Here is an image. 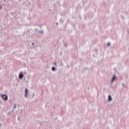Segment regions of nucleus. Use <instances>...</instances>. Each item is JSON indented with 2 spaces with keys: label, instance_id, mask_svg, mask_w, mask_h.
Listing matches in <instances>:
<instances>
[{
  "label": "nucleus",
  "instance_id": "nucleus-1",
  "mask_svg": "<svg viewBox=\"0 0 129 129\" xmlns=\"http://www.w3.org/2000/svg\"><path fill=\"white\" fill-rule=\"evenodd\" d=\"M116 79H117V77L116 76V75L112 76L111 79V83H113V82H114V81H115Z\"/></svg>",
  "mask_w": 129,
  "mask_h": 129
},
{
  "label": "nucleus",
  "instance_id": "nucleus-2",
  "mask_svg": "<svg viewBox=\"0 0 129 129\" xmlns=\"http://www.w3.org/2000/svg\"><path fill=\"white\" fill-rule=\"evenodd\" d=\"M1 97H2L3 99H4V100H5V101H7L8 99V96H7L6 94L1 95Z\"/></svg>",
  "mask_w": 129,
  "mask_h": 129
},
{
  "label": "nucleus",
  "instance_id": "nucleus-3",
  "mask_svg": "<svg viewBox=\"0 0 129 129\" xmlns=\"http://www.w3.org/2000/svg\"><path fill=\"white\" fill-rule=\"evenodd\" d=\"M24 77V74L22 72L20 73L19 75V79L20 80L23 79V78Z\"/></svg>",
  "mask_w": 129,
  "mask_h": 129
},
{
  "label": "nucleus",
  "instance_id": "nucleus-4",
  "mask_svg": "<svg viewBox=\"0 0 129 129\" xmlns=\"http://www.w3.org/2000/svg\"><path fill=\"white\" fill-rule=\"evenodd\" d=\"M108 102H111L112 101V97L110 95H109L108 96Z\"/></svg>",
  "mask_w": 129,
  "mask_h": 129
},
{
  "label": "nucleus",
  "instance_id": "nucleus-5",
  "mask_svg": "<svg viewBox=\"0 0 129 129\" xmlns=\"http://www.w3.org/2000/svg\"><path fill=\"white\" fill-rule=\"evenodd\" d=\"M29 92V90H28V89H25V97H27L28 96V93Z\"/></svg>",
  "mask_w": 129,
  "mask_h": 129
},
{
  "label": "nucleus",
  "instance_id": "nucleus-6",
  "mask_svg": "<svg viewBox=\"0 0 129 129\" xmlns=\"http://www.w3.org/2000/svg\"><path fill=\"white\" fill-rule=\"evenodd\" d=\"M51 71H56V68H55V67H53L52 68H51Z\"/></svg>",
  "mask_w": 129,
  "mask_h": 129
},
{
  "label": "nucleus",
  "instance_id": "nucleus-7",
  "mask_svg": "<svg viewBox=\"0 0 129 129\" xmlns=\"http://www.w3.org/2000/svg\"><path fill=\"white\" fill-rule=\"evenodd\" d=\"M39 34H44V31L43 30L39 31H38Z\"/></svg>",
  "mask_w": 129,
  "mask_h": 129
},
{
  "label": "nucleus",
  "instance_id": "nucleus-8",
  "mask_svg": "<svg viewBox=\"0 0 129 129\" xmlns=\"http://www.w3.org/2000/svg\"><path fill=\"white\" fill-rule=\"evenodd\" d=\"M15 108H17V104L14 105L13 109H15Z\"/></svg>",
  "mask_w": 129,
  "mask_h": 129
},
{
  "label": "nucleus",
  "instance_id": "nucleus-9",
  "mask_svg": "<svg viewBox=\"0 0 129 129\" xmlns=\"http://www.w3.org/2000/svg\"><path fill=\"white\" fill-rule=\"evenodd\" d=\"M70 68V64H67V69H69Z\"/></svg>",
  "mask_w": 129,
  "mask_h": 129
},
{
  "label": "nucleus",
  "instance_id": "nucleus-10",
  "mask_svg": "<svg viewBox=\"0 0 129 129\" xmlns=\"http://www.w3.org/2000/svg\"><path fill=\"white\" fill-rule=\"evenodd\" d=\"M53 64H54V65L55 66V67H57V63H56L55 61L54 62Z\"/></svg>",
  "mask_w": 129,
  "mask_h": 129
},
{
  "label": "nucleus",
  "instance_id": "nucleus-11",
  "mask_svg": "<svg viewBox=\"0 0 129 129\" xmlns=\"http://www.w3.org/2000/svg\"><path fill=\"white\" fill-rule=\"evenodd\" d=\"M11 113H12V112H9L8 113V115H10V114H11Z\"/></svg>",
  "mask_w": 129,
  "mask_h": 129
},
{
  "label": "nucleus",
  "instance_id": "nucleus-12",
  "mask_svg": "<svg viewBox=\"0 0 129 129\" xmlns=\"http://www.w3.org/2000/svg\"><path fill=\"white\" fill-rule=\"evenodd\" d=\"M0 10H3V7L0 5Z\"/></svg>",
  "mask_w": 129,
  "mask_h": 129
},
{
  "label": "nucleus",
  "instance_id": "nucleus-13",
  "mask_svg": "<svg viewBox=\"0 0 129 129\" xmlns=\"http://www.w3.org/2000/svg\"><path fill=\"white\" fill-rule=\"evenodd\" d=\"M108 47H110V43H108Z\"/></svg>",
  "mask_w": 129,
  "mask_h": 129
},
{
  "label": "nucleus",
  "instance_id": "nucleus-14",
  "mask_svg": "<svg viewBox=\"0 0 129 129\" xmlns=\"http://www.w3.org/2000/svg\"><path fill=\"white\" fill-rule=\"evenodd\" d=\"M60 22L61 23H62L63 20H62V19H60Z\"/></svg>",
  "mask_w": 129,
  "mask_h": 129
},
{
  "label": "nucleus",
  "instance_id": "nucleus-15",
  "mask_svg": "<svg viewBox=\"0 0 129 129\" xmlns=\"http://www.w3.org/2000/svg\"><path fill=\"white\" fill-rule=\"evenodd\" d=\"M34 45H35V43L33 42V43H32V46H34Z\"/></svg>",
  "mask_w": 129,
  "mask_h": 129
},
{
  "label": "nucleus",
  "instance_id": "nucleus-16",
  "mask_svg": "<svg viewBox=\"0 0 129 129\" xmlns=\"http://www.w3.org/2000/svg\"><path fill=\"white\" fill-rule=\"evenodd\" d=\"M13 112H14V110H12L11 111V113H13Z\"/></svg>",
  "mask_w": 129,
  "mask_h": 129
},
{
  "label": "nucleus",
  "instance_id": "nucleus-17",
  "mask_svg": "<svg viewBox=\"0 0 129 129\" xmlns=\"http://www.w3.org/2000/svg\"><path fill=\"white\" fill-rule=\"evenodd\" d=\"M18 120H20V117H18Z\"/></svg>",
  "mask_w": 129,
  "mask_h": 129
},
{
  "label": "nucleus",
  "instance_id": "nucleus-18",
  "mask_svg": "<svg viewBox=\"0 0 129 129\" xmlns=\"http://www.w3.org/2000/svg\"><path fill=\"white\" fill-rule=\"evenodd\" d=\"M56 26H58V23H56Z\"/></svg>",
  "mask_w": 129,
  "mask_h": 129
},
{
  "label": "nucleus",
  "instance_id": "nucleus-19",
  "mask_svg": "<svg viewBox=\"0 0 129 129\" xmlns=\"http://www.w3.org/2000/svg\"><path fill=\"white\" fill-rule=\"evenodd\" d=\"M127 33H129V29L127 30Z\"/></svg>",
  "mask_w": 129,
  "mask_h": 129
},
{
  "label": "nucleus",
  "instance_id": "nucleus-20",
  "mask_svg": "<svg viewBox=\"0 0 129 129\" xmlns=\"http://www.w3.org/2000/svg\"><path fill=\"white\" fill-rule=\"evenodd\" d=\"M122 86H124V84H122Z\"/></svg>",
  "mask_w": 129,
  "mask_h": 129
},
{
  "label": "nucleus",
  "instance_id": "nucleus-21",
  "mask_svg": "<svg viewBox=\"0 0 129 129\" xmlns=\"http://www.w3.org/2000/svg\"><path fill=\"white\" fill-rule=\"evenodd\" d=\"M33 96H35V93H33Z\"/></svg>",
  "mask_w": 129,
  "mask_h": 129
},
{
  "label": "nucleus",
  "instance_id": "nucleus-22",
  "mask_svg": "<svg viewBox=\"0 0 129 129\" xmlns=\"http://www.w3.org/2000/svg\"><path fill=\"white\" fill-rule=\"evenodd\" d=\"M1 108H2V107L0 106V110H1Z\"/></svg>",
  "mask_w": 129,
  "mask_h": 129
},
{
  "label": "nucleus",
  "instance_id": "nucleus-23",
  "mask_svg": "<svg viewBox=\"0 0 129 129\" xmlns=\"http://www.w3.org/2000/svg\"><path fill=\"white\" fill-rule=\"evenodd\" d=\"M21 111H23V109H21Z\"/></svg>",
  "mask_w": 129,
  "mask_h": 129
},
{
  "label": "nucleus",
  "instance_id": "nucleus-24",
  "mask_svg": "<svg viewBox=\"0 0 129 129\" xmlns=\"http://www.w3.org/2000/svg\"><path fill=\"white\" fill-rule=\"evenodd\" d=\"M0 70H1V67H0Z\"/></svg>",
  "mask_w": 129,
  "mask_h": 129
}]
</instances>
